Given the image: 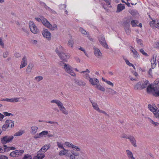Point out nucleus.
Instances as JSON below:
<instances>
[{
    "mask_svg": "<svg viewBox=\"0 0 159 159\" xmlns=\"http://www.w3.org/2000/svg\"><path fill=\"white\" fill-rule=\"evenodd\" d=\"M148 93L152 92L153 96H159V79H157L154 82L152 86H148L147 88Z\"/></svg>",
    "mask_w": 159,
    "mask_h": 159,
    "instance_id": "1",
    "label": "nucleus"
},
{
    "mask_svg": "<svg viewBox=\"0 0 159 159\" xmlns=\"http://www.w3.org/2000/svg\"><path fill=\"white\" fill-rule=\"evenodd\" d=\"M64 68L66 71L70 74L71 75L75 76L76 75L73 72L71 66L69 64L64 63Z\"/></svg>",
    "mask_w": 159,
    "mask_h": 159,
    "instance_id": "2",
    "label": "nucleus"
},
{
    "mask_svg": "<svg viewBox=\"0 0 159 159\" xmlns=\"http://www.w3.org/2000/svg\"><path fill=\"white\" fill-rule=\"evenodd\" d=\"M99 41L101 45L107 49L109 48L107 44L105 38L102 35H99L98 37Z\"/></svg>",
    "mask_w": 159,
    "mask_h": 159,
    "instance_id": "3",
    "label": "nucleus"
},
{
    "mask_svg": "<svg viewBox=\"0 0 159 159\" xmlns=\"http://www.w3.org/2000/svg\"><path fill=\"white\" fill-rule=\"evenodd\" d=\"M24 152V151L22 150H15L10 153V156L13 157H17L23 154Z\"/></svg>",
    "mask_w": 159,
    "mask_h": 159,
    "instance_id": "4",
    "label": "nucleus"
},
{
    "mask_svg": "<svg viewBox=\"0 0 159 159\" xmlns=\"http://www.w3.org/2000/svg\"><path fill=\"white\" fill-rule=\"evenodd\" d=\"M13 136H6L3 137L1 140L2 143L5 144L7 143L11 142L13 139Z\"/></svg>",
    "mask_w": 159,
    "mask_h": 159,
    "instance_id": "5",
    "label": "nucleus"
},
{
    "mask_svg": "<svg viewBox=\"0 0 159 159\" xmlns=\"http://www.w3.org/2000/svg\"><path fill=\"white\" fill-rule=\"evenodd\" d=\"M61 60L64 62H67L70 57V55L68 53H62L58 55Z\"/></svg>",
    "mask_w": 159,
    "mask_h": 159,
    "instance_id": "6",
    "label": "nucleus"
},
{
    "mask_svg": "<svg viewBox=\"0 0 159 159\" xmlns=\"http://www.w3.org/2000/svg\"><path fill=\"white\" fill-rule=\"evenodd\" d=\"M20 98H3L1 100L2 101H7L11 102H19V99Z\"/></svg>",
    "mask_w": 159,
    "mask_h": 159,
    "instance_id": "7",
    "label": "nucleus"
},
{
    "mask_svg": "<svg viewBox=\"0 0 159 159\" xmlns=\"http://www.w3.org/2000/svg\"><path fill=\"white\" fill-rule=\"evenodd\" d=\"M42 34L43 36L46 38L48 40H50L51 39V34L47 29L44 30L42 31Z\"/></svg>",
    "mask_w": 159,
    "mask_h": 159,
    "instance_id": "8",
    "label": "nucleus"
},
{
    "mask_svg": "<svg viewBox=\"0 0 159 159\" xmlns=\"http://www.w3.org/2000/svg\"><path fill=\"white\" fill-rule=\"evenodd\" d=\"M55 52L58 55L62 53H64L66 52V50L62 46L60 45L56 48Z\"/></svg>",
    "mask_w": 159,
    "mask_h": 159,
    "instance_id": "9",
    "label": "nucleus"
},
{
    "mask_svg": "<svg viewBox=\"0 0 159 159\" xmlns=\"http://www.w3.org/2000/svg\"><path fill=\"white\" fill-rule=\"evenodd\" d=\"M94 52L95 56L97 57H99L102 56V53L101 52L100 50L96 47H93Z\"/></svg>",
    "mask_w": 159,
    "mask_h": 159,
    "instance_id": "10",
    "label": "nucleus"
},
{
    "mask_svg": "<svg viewBox=\"0 0 159 159\" xmlns=\"http://www.w3.org/2000/svg\"><path fill=\"white\" fill-rule=\"evenodd\" d=\"M40 4L43 7L46 9L48 10L50 12L53 13H56V11L51 9L49 7H48L44 2H40Z\"/></svg>",
    "mask_w": 159,
    "mask_h": 159,
    "instance_id": "11",
    "label": "nucleus"
},
{
    "mask_svg": "<svg viewBox=\"0 0 159 159\" xmlns=\"http://www.w3.org/2000/svg\"><path fill=\"white\" fill-rule=\"evenodd\" d=\"M43 152L40 150L39 151L37 152V156L35 157L34 159H42L45 156L43 152Z\"/></svg>",
    "mask_w": 159,
    "mask_h": 159,
    "instance_id": "12",
    "label": "nucleus"
},
{
    "mask_svg": "<svg viewBox=\"0 0 159 159\" xmlns=\"http://www.w3.org/2000/svg\"><path fill=\"white\" fill-rule=\"evenodd\" d=\"M81 73H83V76L85 79L88 80L90 77L89 73H90V71L88 69H86L85 71H82L80 72Z\"/></svg>",
    "mask_w": 159,
    "mask_h": 159,
    "instance_id": "13",
    "label": "nucleus"
},
{
    "mask_svg": "<svg viewBox=\"0 0 159 159\" xmlns=\"http://www.w3.org/2000/svg\"><path fill=\"white\" fill-rule=\"evenodd\" d=\"M27 59L25 56L23 57L21 62L20 68L21 69L27 65Z\"/></svg>",
    "mask_w": 159,
    "mask_h": 159,
    "instance_id": "14",
    "label": "nucleus"
},
{
    "mask_svg": "<svg viewBox=\"0 0 159 159\" xmlns=\"http://www.w3.org/2000/svg\"><path fill=\"white\" fill-rule=\"evenodd\" d=\"M133 145L135 147H137L136 141L134 137L133 136L129 135V139Z\"/></svg>",
    "mask_w": 159,
    "mask_h": 159,
    "instance_id": "15",
    "label": "nucleus"
},
{
    "mask_svg": "<svg viewBox=\"0 0 159 159\" xmlns=\"http://www.w3.org/2000/svg\"><path fill=\"white\" fill-rule=\"evenodd\" d=\"M89 81L93 85H97L99 83L98 80L96 78H90Z\"/></svg>",
    "mask_w": 159,
    "mask_h": 159,
    "instance_id": "16",
    "label": "nucleus"
},
{
    "mask_svg": "<svg viewBox=\"0 0 159 159\" xmlns=\"http://www.w3.org/2000/svg\"><path fill=\"white\" fill-rule=\"evenodd\" d=\"M61 111L65 114L67 115L68 114V111L66 110V109L64 107L63 104L62 103L60 106L58 107Z\"/></svg>",
    "mask_w": 159,
    "mask_h": 159,
    "instance_id": "17",
    "label": "nucleus"
},
{
    "mask_svg": "<svg viewBox=\"0 0 159 159\" xmlns=\"http://www.w3.org/2000/svg\"><path fill=\"white\" fill-rule=\"evenodd\" d=\"M125 8V6L124 4H119L117 5V10L116 11L117 12H119L121 11L122 10H124Z\"/></svg>",
    "mask_w": 159,
    "mask_h": 159,
    "instance_id": "18",
    "label": "nucleus"
},
{
    "mask_svg": "<svg viewBox=\"0 0 159 159\" xmlns=\"http://www.w3.org/2000/svg\"><path fill=\"white\" fill-rule=\"evenodd\" d=\"M157 56L155 57H154L153 56L152 59L151 61V62L152 65V69L154 68L156 65L157 62L156 61V58Z\"/></svg>",
    "mask_w": 159,
    "mask_h": 159,
    "instance_id": "19",
    "label": "nucleus"
},
{
    "mask_svg": "<svg viewBox=\"0 0 159 159\" xmlns=\"http://www.w3.org/2000/svg\"><path fill=\"white\" fill-rule=\"evenodd\" d=\"M50 147L49 144L45 145L43 146L40 149V150L42 151L43 152H45Z\"/></svg>",
    "mask_w": 159,
    "mask_h": 159,
    "instance_id": "20",
    "label": "nucleus"
},
{
    "mask_svg": "<svg viewBox=\"0 0 159 159\" xmlns=\"http://www.w3.org/2000/svg\"><path fill=\"white\" fill-rule=\"evenodd\" d=\"M75 83L77 85L80 86H84L86 84V83L85 82L81 80H75Z\"/></svg>",
    "mask_w": 159,
    "mask_h": 159,
    "instance_id": "21",
    "label": "nucleus"
},
{
    "mask_svg": "<svg viewBox=\"0 0 159 159\" xmlns=\"http://www.w3.org/2000/svg\"><path fill=\"white\" fill-rule=\"evenodd\" d=\"M142 85V82L140 81L138 82L137 84L134 85V89L135 90H142L141 89V86Z\"/></svg>",
    "mask_w": 159,
    "mask_h": 159,
    "instance_id": "22",
    "label": "nucleus"
},
{
    "mask_svg": "<svg viewBox=\"0 0 159 159\" xmlns=\"http://www.w3.org/2000/svg\"><path fill=\"white\" fill-rule=\"evenodd\" d=\"M42 22L44 26L48 28V27L49 26L50 23L46 19L44 18Z\"/></svg>",
    "mask_w": 159,
    "mask_h": 159,
    "instance_id": "23",
    "label": "nucleus"
},
{
    "mask_svg": "<svg viewBox=\"0 0 159 159\" xmlns=\"http://www.w3.org/2000/svg\"><path fill=\"white\" fill-rule=\"evenodd\" d=\"M42 22L44 26L48 28V27L49 26L50 23L46 19L44 18Z\"/></svg>",
    "mask_w": 159,
    "mask_h": 159,
    "instance_id": "24",
    "label": "nucleus"
},
{
    "mask_svg": "<svg viewBox=\"0 0 159 159\" xmlns=\"http://www.w3.org/2000/svg\"><path fill=\"white\" fill-rule=\"evenodd\" d=\"M132 18L131 17H128L126 18V20L124 21V24L125 25L129 26L130 23L131 21Z\"/></svg>",
    "mask_w": 159,
    "mask_h": 159,
    "instance_id": "25",
    "label": "nucleus"
},
{
    "mask_svg": "<svg viewBox=\"0 0 159 159\" xmlns=\"http://www.w3.org/2000/svg\"><path fill=\"white\" fill-rule=\"evenodd\" d=\"M131 48L132 49L131 50V51L134 54V57L135 58H139V56L137 52L134 48H133V47H131Z\"/></svg>",
    "mask_w": 159,
    "mask_h": 159,
    "instance_id": "26",
    "label": "nucleus"
},
{
    "mask_svg": "<svg viewBox=\"0 0 159 159\" xmlns=\"http://www.w3.org/2000/svg\"><path fill=\"white\" fill-rule=\"evenodd\" d=\"M30 30L34 34L37 33L39 31V30L37 28L35 25L30 28Z\"/></svg>",
    "mask_w": 159,
    "mask_h": 159,
    "instance_id": "27",
    "label": "nucleus"
},
{
    "mask_svg": "<svg viewBox=\"0 0 159 159\" xmlns=\"http://www.w3.org/2000/svg\"><path fill=\"white\" fill-rule=\"evenodd\" d=\"M34 66V64L33 63H30L28 65L27 68L26 70V72L27 73H30L31 70L32 69Z\"/></svg>",
    "mask_w": 159,
    "mask_h": 159,
    "instance_id": "28",
    "label": "nucleus"
},
{
    "mask_svg": "<svg viewBox=\"0 0 159 159\" xmlns=\"http://www.w3.org/2000/svg\"><path fill=\"white\" fill-rule=\"evenodd\" d=\"M5 122H8L7 124V125H8L9 127L12 128L14 126V121L10 120H8L6 121Z\"/></svg>",
    "mask_w": 159,
    "mask_h": 159,
    "instance_id": "29",
    "label": "nucleus"
},
{
    "mask_svg": "<svg viewBox=\"0 0 159 159\" xmlns=\"http://www.w3.org/2000/svg\"><path fill=\"white\" fill-rule=\"evenodd\" d=\"M149 84L148 81L147 80H145L143 83L142 82L141 89H142L146 88L147 85Z\"/></svg>",
    "mask_w": 159,
    "mask_h": 159,
    "instance_id": "30",
    "label": "nucleus"
},
{
    "mask_svg": "<svg viewBox=\"0 0 159 159\" xmlns=\"http://www.w3.org/2000/svg\"><path fill=\"white\" fill-rule=\"evenodd\" d=\"M38 128L36 126H32L31 127V133L32 134H35L37 131Z\"/></svg>",
    "mask_w": 159,
    "mask_h": 159,
    "instance_id": "31",
    "label": "nucleus"
},
{
    "mask_svg": "<svg viewBox=\"0 0 159 159\" xmlns=\"http://www.w3.org/2000/svg\"><path fill=\"white\" fill-rule=\"evenodd\" d=\"M48 28L52 30H54L55 29H56L57 30V26L56 24H53L52 25L50 24V25L48 27Z\"/></svg>",
    "mask_w": 159,
    "mask_h": 159,
    "instance_id": "32",
    "label": "nucleus"
},
{
    "mask_svg": "<svg viewBox=\"0 0 159 159\" xmlns=\"http://www.w3.org/2000/svg\"><path fill=\"white\" fill-rule=\"evenodd\" d=\"M51 103H56L58 107L60 106V105L62 103L59 100H53L51 101Z\"/></svg>",
    "mask_w": 159,
    "mask_h": 159,
    "instance_id": "33",
    "label": "nucleus"
},
{
    "mask_svg": "<svg viewBox=\"0 0 159 159\" xmlns=\"http://www.w3.org/2000/svg\"><path fill=\"white\" fill-rule=\"evenodd\" d=\"M129 26H127V25H125V29L126 32V33L128 34H129L131 30L129 28Z\"/></svg>",
    "mask_w": 159,
    "mask_h": 159,
    "instance_id": "34",
    "label": "nucleus"
},
{
    "mask_svg": "<svg viewBox=\"0 0 159 159\" xmlns=\"http://www.w3.org/2000/svg\"><path fill=\"white\" fill-rule=\"evenodd\" d=\"M130 14L133 16H136L138 15V13L136 10H131L129 11Z\"/></svg>",
    "mask_w": 159,
    "mask_h": 159,
    "instance_id": "35",
    "label": "nucleus"
},
{
    "mask_svg": "<svg viewBox=\"0 0 159 159\" xmlns=\"http://www.w3.org/2000/svg\"><path fill=\"white\" fill-rule=\"evenodd\" d=\"M153 113L155 117L159 119V111L158 108L157 107L156 111Z\"/></svg>",
    "mask_w": 159,
    "mask_h": 159,
    "instance_id": "36",
    "label": "nucleus"
},
{
    "mask_svg": "<svg viewBox=\"0 0 159 159\" xmlns=\"http://www.w3.org/2000/svg\"><path fill=\"white\" fill-rule=\"evenodd\" d=\"M48 134V131L47 130L43 131L39 133V135L41 137L43 136H45Z\"/></svg>",
    "mask_w": 159,
    "mask_h": 159,
    "instance_id": "37",
    "label": "nucleus"
},
{
    "mask_svg": "<svg viewBox=\"0 0 159 159\" xmlns=\"http://www.w3.org/2000/svg\"><path fill=\"white\" fill-rule=\"evenodd\" d=\"M148 119H149V122L155 126H157L159 125V123L158 122H154L149 118H148Z\"/></svg>",
    "mask_w": 159,
    "mask_h": 159,
    "instance_id": "38",
    "label": "nucleus"
},
{
    "mask_svg": "<svg viewBox=\"0 0 159 159\" xmlns=\"http://www.w3.org/2000/svg\"><path fill=\"white\" fill-rule=\"evenodd\" d=\"M92 105L93 107L95 110L97 111H98L100 110V109L98 106V105L95 102L94 103H93Z\"/></svg>",
    "mask_w": 159,
    "mask_h": 159,
    "instance_id": "39",
    "label": "nucleus"
},
{
    "mask_svg": "<svg viewBox=\"0 0 159 159\" xmlns=\"http://www.w3.org/2000/svg\"><path fill=\"white\" fill-rule=\"evenodd\" d=\"M8 123V122H5V124L4 125H2V129L3 130V131H6V129L7 128L9 127V125H7V124Z\"/></svg>",
    "mask_w": 159,
    "mask_h": 159,
    "instance_id": "40",
    "label": "nucleus"
},
{
    "mask_svg": "<svg viewBox=\"0 0 159 159\" xmlns=\"http://www.w3.org/2000/svg\"><path fill=\"white\" fill-rule=\"evenodd\" d=\"M126 152L127 154L128 157L129 159L132 157H133V154L132 152L129 150H126Z\"/></svg>",
    "mask_w": 159,
    "mask_h": 159,
    "instance_id": "41",
    "label": "nucleus"
},
{
    "mask_svg": "<svg viewBox=\"0 0 159 159\" xmlns=\"http://www.w3.org/2000/svg\"><path fill=\"white\" fill-rule=\"evenodd\" d=\"M96 87L99 90L103 92H104L105 90L104 88L100 85L97 84V85H96Z\"/></svg>",
    "mask_w": 159,
    "mask_h": 159,
    "instance_id": "42",
    "label": "nucleus"
},
{
    "mask_svg": "<svg viewBox=\"0 0 159 159\" xmlns=\"http://www.w3.org/2000/svg\"><path fill=\"white\" fill-rule=\"evenodd\" d=\"M138 21L137 20H132L131 21V24L133 27H135L137 26L136 23H138Z\"/></svg>",
    "mask_w": 159,
    "mask_h": 159,
    "instance_id": "43",
    "label": "nucleus"
},
{
    "mask_svg": "<svg viewBox=\"0 0 159 159\" xmlns=\"http://www.w3.org/2000/svg\"><path fill=\"white\" fill-rule=\"evenodd\" d=\"M148 108L153 113H154V112L155 111H156V108H154L152 105H151L150 104H149L148 105Z\"/></svg>",
    "mask_w": 159,
    "mask_h": 159,
    "instance_id": "44",
    "label": "nucleus"
},
{
    "mask_svg": "<svg viewBox=\"0 0 159 159\" xmlns=\"http://www.w3.org/2000/svg\"><path fill=\"white\" fill-rule=\"evenodd\" d=\"M108 92L111 94L113 95L116 93V92L111 89H108Z\"/></svg>",
    "mask_w": 159,
    "mask_h": 159,
    "instance_id": "45",
    "label": "nucleus"
},
{
    "mask_svg": "<svg viewBox=\"0 0 159 159\" xmlns=\"http://www.w3.org/2000/svg\"><path fill=\"white\" fill-rule=\"evenodd\" d=\"M79 30L81 33L84 35H86L87 34V32H86L84 29L81 27L79 28Z\"/></svg>",
    "mask_w": 159,
    "mask_h": 159,
    "instance_id": "46",
    "label": "nucleus"
},
{
    "mask_svg": "<svg viewBox=\"0 0 159 159\" xmlns=\"http://www.w3.org/2000/svg\"><path fill=\"white\" fill-rule=\"evenodd\" d=\"M136 41L138 44H139L141 47L143 46V44L142 43V40L141 39H139L138 38L136 39Z\"/></svg>",
    "mask_w": 159,
    "mask_h": 159,
    "instance_id": "47",
    "label": "nucleus"
},
{
    "mask_svg": "<svg viewBox=\"0 0 159 159\" xmlns=\"http://www.w3.org/2000/svg\"><path fill=\"white\" fill-rule=\"evenodd\" d=\"M32 157L30 155L27 154L25 155L22 159H31Z\"/></svg>",
    "mask_w": 159,
    "mask_h": 159,
    "instance_id": "48",
    "label": "nucleus"
},
{
    "mask_svg": "<svg viewBox=\"0 0 159 159\" xmlns=\"http://www.w3.org/2000/svg\"><path fill=\"white\" fill-rule=\"evenodd\" d=\"M140 52L144 55L146 56V57H148V55L145 52L144 50L142 48L140 49Z\"/></svg>",
    "mask_w": 159,
    "mask_h": 159,
    "instance_id": "49",
    "label": "nucleus"
},
{
    "mask_svg": "<svg viewBox=\"0 0 159 159\" xmlns=\"http://www.w3.org/2000/svg\"><path fill=\"white\" fill-rule=\"evenodd\" d=\"M156 24V22L154 20H152L150 22V25L153 28L155 27V25Z\"/></svg>",
    "mask_w": 159,
    "mask_h": 159,
    "instance_id": "50",
    "label": "nucleus"
},
{
    "mask_svg": "<svg viewBox=\"0 0 159 159\" xmlns=\"http://www.w3.org/2000/svg\"><path fill=\"white\" fill-rule=\"evenodd\" d=\"M68 44L69 45H70L71 48L73 47L74 44V41L72 40H70L68 43Z\"/></svg>",
    "mask_w": 159,
    "mask_h": 159,
    "instance_id": "51",
    "label": "nucleus"
},
{
    "mask_svg": "<svg viewBox=\"0 0 159 159\" xmlns=\"http://www.w3.org/2000/svg\"><path fill=\"white\" fill-rule=\"evenodd\" d=\"M44 18V17H43L41 16L40 17V18H38V17H36L35 18V19L38 22H40L41 21L42 22V21Z\"/></svg>",
    "mask_w": 159,
    "mask_h": 159,
    "instance_id": "52",
    "label": "nucleus"
},
{
    "mask_svg": "<svg viewBox=\"0 0 159 159\" xmlns=\"http://www.w3.org/2000/svg\"><path fill=\"white\" fill-rule=\"evenodd\" d=\"M43 79V77L41 76L36 77L35 78V80H37V81L38 82H39L40 80H42Z\"/></svg>",
    "mask_w": 159,
    "mask_h": 159,
    "instance_id": "53",
    "label": "nucleus"
},
{
    "mask_svg": "<svg viewBox=\"0 0 159 159\" xmlns=\"http://www.w3.org/2000/svg\"><path fill=\"white\" fill-rule=\"evenodd\" d=\"M35 24L32 21H30L29 22V26L30 29L35 25Z\"/></svg>",
    "mask_w": 159,
    "mask_h": 159,
    "instance_id": "54",
    "label": "nucleus"
},
{
    "mask_svg": "<svg viewBox=\"0 0 159 159\" xmlns=\"http://www.w3.org/2000/svg\"><path fill=\"white\" fill-rule=\"evenodd\" d=\"M3 114H4V115L5 116H13V115L12 114L10 113H8L7 112H3Z\"/></svg>",
    "mask_w": 159,
    "mask_h": 159,
    "instance_id": "55",
    "label": "nucleus"
},
{
    "mask_svg": "<svg viewBox=\"0 0 159 159\" xmlns=\"http://www.w3.org/2000/svg\"><path fill=\"white\" fill-rule=\"evenodd\" d=\"M57 145L58 147L59 148H63V145L61 143H60L59 142H57Z\"/></svg>",
    "mask_w": 159,
    "mask_h": 159,
    "instance_id": "56",
    "label": "nucleus"
},
{
    "mask_svg": "<svg viewBox=\"0 0 159 159\" xmlns=\"http://www.w3.org/2000/svg\"><path fill=\"white\" fill-rule=\"evenodd\" d=\"M23 133V132L22 131H19L15 133V135L16 136H20Z\"/></svg>",
    "mask_w": 159,
    "mask_h": 159,
    "instance_id": "57",
    "label": "nucleus"
},
{
    "mask_svg": "<svg viewBox=\"0 0 159 159\" xmlns=\"http://www.w3.org/2000/svg\"><path fill=\"white\" fill-rule=\"evenodd\" d=\"M129 136H127V135L125 134H123L121 136V137H122V138H126V139H129Z\"/></svg>",
    "mask_w": 159,
    "mask_h": 159,
    "instance_id": "58",
    "label": "nucleus"
},
{
    "mask_svg": "<svg viewBox=\"0 0 159 159\" xmlns=\"http://www.w3.org/2000/svg\"><path fill=\"white\" fill-rule=\"evenodd\" d=\"M8 157L5 156L0 155V159H8Z\"/></svg>",
    "mask_w": 159,
    "mask_h": 159,
    "instance_id": "59",
    "label": "nucleus"
},
{
    "mask_svg": "<svg viewBox=\"0 0 159 159\" xmlns=\"http://www.w3.org/2000/svg\"><path fill=\"white\" fill-rule=\"evenodd\" d=\"M8 54V52H6L3 53V57L4 58H6Z\"/></svg>",
    "mask_w": 159,
    "mask_h": 159,
    "instance_id": "60",
    "label": "nucleus"
},
{
    "mask_svg": "<svg viewBox=\"0 0 159 159\" xmlns=\"http://www.w3.org/2000/svg\"><path fill=\"white\" fill-rule=\"evenodd\" d=\"M126 63L129 65L130 66H133V64L130 63L128 60H125Z\"/></svg>",
    "mask_w": 159,
    "mask_h": 159,
    "instance_id": "61",
    "label": "nucleus"
},
{
    "mask_svg": "<svg viewBox=\"0 0 159 159\" xmlns=\"http://www.w3.org/2000/svg\"><path fill=\"white\" fill-rule=\"evenodd\" d=\"M14 56L16 58H18L20 57L21 55L19 53H16L14 54Z\"/></svg>",
    "mask_w": 159,
    "mask_h": 159,
    "instance_id": "62",
    "label": "nucleus"
},
{
    "mask_svg": "<svg viewBox=\"0 0 159 159\" xmlns=\"http://www.w3.org/2000/svg\"><path fill=\"white\" fill-rule=\"evenodd\" d=\"M106 83L107 84L111 86L112 87H113L114 86L113 84L110 81L106 80Z\"/></svg>",
    "mask_w": 159,
    "mask_h": 159,
    "instance_id": "63",
    "label": "nucleus"
},
{
    "mask_svg": "<svg viewBox=\"0 0 159 159\" xmlns=\"http://www.w3.org/2000/svg\"><path fill=\"white\" fill-rule=\"evenodd\" d=\"M66 154V153L64 152V151L61 150L59 153V155L60 156L64 155Z\"/></svg>",
    "mask_w": 159,
    "mask_h": 159,
    "instance_id": "64",
    "label": "nucleus"
}]
</instances>
